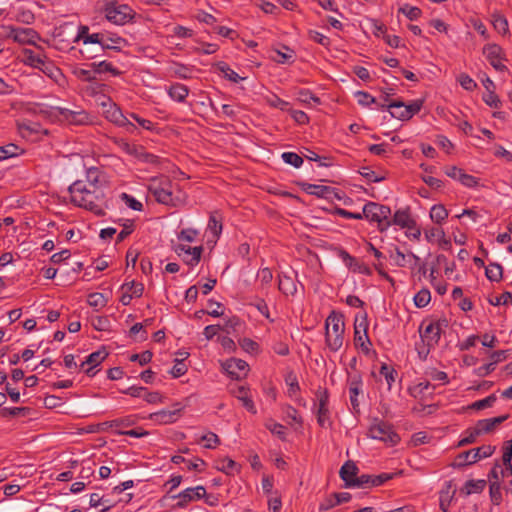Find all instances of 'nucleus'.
<instances>
[{"mask_svg": "<svg viewBox=\"0 0 512 512\" xmlns=\"http://www.w3.org/2000/svg\"><path fill=\"white\" fill-rule=\"evenodd\" d=\"M71 202L78 207L87 209L98 216L105 214L101 207L103 193L98 189H88L83 181L77 180L68 188Z\"/></svg>", "mask_w": 512, "mask_h": 512, "instance_id": "f257e3e1", "label": "nucleus"}, {"mask_svg": "<svg viewBox=\"0 0 512 512\" xmlns=\"http://www.w3.org/2000/svg\"><path fill=\"white\" fill-rule=\"evenodd\" d=\"M149 192L155 197L156 201L177 207L184 204L185 194L168 177L152 178L148 186Z\"/></svg>", "mask_w": 512, "mask_h": 512, "instance_id": "f03ea898", "label": "nucleus"}, {"mask_svg": "<svg viewBox=\"0 0 512 512\" xmlns=\"http://www.w3.org/2000/svg\"><path fill=\"white\" fill-rule=\"evenodd\" d=\"M326 344L331 351H338L344 340V322L341 315L332 312L326 319Z\"/></svg>", "mask_w": 512, "mask_h": 512, "instance_id": "7ed1b4c3", "label": "nucleus"}, {"mask_svg": "<svg viewBox=\"0 0 512 512\" xmlns=\"http://www.w3.org/2000/svg\"><path fill=\"white\" fill-rule=\"evenodd\" d=\"M363 215L369 221L377 222L381 232L387 230L392 225L390 219L391 209L388 206L368 202L363 207Z\"/></svg>", "mask_w": 512, "mask_h": 512, "instance_id": "20e7f679", "label": "nucleus"}, {"mask_svg": "<svg viewBox=\"0 0 512 512\" xmlns=\"http://www.w3.org/2000/svg\"><path fill=\"white\" fill-rule=\"evenodd\" d=\"M422 105L423 100H414L409 104H405L401 100H393L388 104H380L379 107L381 109H390L392 117L405 121L417 114L421 110Z\"/></svg>", "mask_w": 512, "mask_h": 512, "instance_id": "39448f33", "label": "nucleus"}, {"mask_svg": "<svg viewBox=\"0 0 512 512\" xmlns=\"http://www.w3.org/2000/svg\"><path fill=\"white\" fill-rule=\"evenodd\" d=\"M106 19L117 25L126 24L136 18V13L125 4L107 3L105 6Z\"/></svg>", "mask_w": 512, "mask_h": 512, "instance_id": "423d86ee", "label": "nucleus"}, {"mask_svg": "<svg viewBox=\"0 0 512 512\" xmlns=\"http://www.w3.org/2000/svg\"><path fill=\"white\" fill-rule=\"evenodd\" d=\"M369 436L373 439L381 440L391 446L400 441L399 435L393 430V427L382 420L374 419L369 428Z\"/></svg>", "mask_w": 512, "mask_h": 512, "instance_id": "0eeeda50", "label": "nucleus"}, {"mask_svg": "<svg viewBox=\"0 0 512 512\" xmlns=\"http://www.w3.org/2000/svg\"><path fill=\"white\" fill-rule=\"evenodd\" d=\"M110 34H77L75 41L83 39L84 43H99L105 49L121 50L127 45L125 39L116 35L109 37Z\"/></svg>", "mask_w": 512, "mask_h": 512, "instance_id": "6e6552de", "label": "nucleus"}, {"mask_svg": "<svg viewBox=\"0 0 512 512\" xmlns=\"http://www.w3.org/2000/svg\"><path fill=\"white\" fill-rule=\"evenodd\" d=\"M496 450L495 446L492 445H482L478 448L470 449L468 451H464L457 456L458 466H465L474 464L477 461L490 457Z\"/></svg>", "mask_w": 512, "mask_h": 512, "instance_id": "1a4fd4ad", "label": "nucleus"}, {"mask_svg": "<svg viewBox=\"0 0 512 512\" xmlns=\"http://www.w3.org/2000/svg\"><path fill=\"white\" fill-rule=\"evenodd\" d=\"M102 106L104 108L103 114L107 120L120 127H127L129 132H132L133 129H135V125L123 115L122 111L115 103L108 100V102H102Z\"/></svg>", "mask_w": 512, "mask_h": 512, "instance_id": "9d476101", "label": "nucleus"}, {"mask_svg": "<svg viewBox=\"0 0 512 512\" xmlns=\"http://www.w3.org/2000/svg\"><path fill=\"white\" fill-rule=\"evenodd\" d=\"M483 54L488 62L497 71H506L507 67L502 63L506 60L503 49L497 44H487L483 47Z\"/></svg>", "mask_w": 512, "mask_h": 512, "instance_id": "9b49d317", "label": "nucleus"}, {"mask_svg": "<svg viewBox=\"0 0 512 512\" xmlns=\"http://www.w3.org/2000/svg\"><path fill=\"white\" fill-rule=\"evenodd\" d=\"M316 397L318 399L317 422L321 427H324L329 422V393L327 389L320 387L316 391Z\"/></svg>", "mask_w": 512, "mask_h": 512, "instance_id": "f8f14e48", "label": "nucleus"}, {"mask_svg": "<svg viewBox=\"0 0 512 512\" xmlns=\"http://www.w3.org/2000/svg\"><path fill=\"white\" fill-rule=\"evenodd\" d=\"M206 496V490L203 486H197L195 488H187L178 495L172 496V498H178L179 501L176 504L178 508H184L187 504L194 500H199Z\"/></svg>", "mask_w": 512, "mask_h": 512, "instance_id": "ddd939ff", "label": "nucleus"}, {"mask_svg": "<svg viewBox=\"0 0 512 512\" xmlns=\"http://www.w3.org/2000/svg\"><path fill=\"white\" fill-rule=\"evenodd\" d=\"M224 370L236 380L246 376L248 371V364L246 361L236 358H231L223 363Z\"/></svg>", "mask_w": 512, "mask_h": 512, "instance_id": "4468645a", "label": "nucleus"}, {"mask_svg": "<svg viewBox=\"0 0 512 512\" xmlns=\"http://www.w3.org/2000/svg\"><path fill=\"white\" fill-rule=\"evenodd\" d=\"M441 334L439 325H434L431 322L425 327L423 332L420 331L422 341L427 346L424 357H426L431 348H434L438 344Z\"/></svg>", "mask_w": 512, "mask_h": 512, "instance_id": "2eb2a0df", "label": "nucleus"}, {"mask_svg": "<svg viewBox=\"0 0 512 512\" xmlns=\"http://www.w3.org/2000/svg\"><path fill=\"white\" fill-rule=\"evenodd\" d=\"M230 393L237 398L249 412L256 414L257 410L250 394V389L245 386L235 385L230 388Z\"/></svg>", "mask_w": 512, "mask_h": 512, "instance_id": "dca6fc26", "label": "nucleus"}, {"mask_svg": "<svg viewBox=\"0 0 512 512\" xmlns=\"http://www.w3.org/2000/svg\"><path fill=\"white\" fill-rule=\"evenodd\" d=\"M58 113L69 124L84 125L89 123V116L84 110L72 111L67 108H58Z\"/></svg>", "mask_w": 512, "mask_h": 512, "instance_id": "f3484780", "label": "nucleus"}, {"mask_svg": "<svg viewBox=\"0 0 512 512\" xmlns=\"http://www.w3.org/2000/svg\"><path fill=\"white\" fill-rule=\"evenodd\" d=\"M183 407L180 403L174 405L173 410H162L151 414V419L162 424L173 423L180 416Z\"/></svg>", "mask_w": 512, "mask_h": 512, "instance_id": "a211bd4d", "label": "nucleus"}, {"mask_svg": "<svg viewBox=\"0 0 512 512\" xmlns=\"http://www.w3.org/2000/svg\"><path fill=\"white\" fill-rule=\"evenodd\" d=\"M358 467L351 461H346L339 471L340 478L345 482L346 487H352L353 482L358 476Z\"/></svg>", "mask_w": 512, "mask_h": 512, "instance_id": "6ab92c4d", "label": "nucleus"}, {"mask_svg": "<svg viewBox=\"0 0 512 512\" xmlns=\"http://www.w3.org/2000/svg\"><path fill=\"white\" fill-rule=\"evenodd\" d=\"M507 418L508 415H501L494 418L479 420L476 423V427L478 428L481 435L488 434L494 431L496 427L502 424Z\"/></svg>", "mask_w": 512, "mask_h": 512, "instance_id": "aec40b11", "label": "nucleus"}, {"mask_svg": "<svg viewBox=\"0 0 512 512\" xmlns=\"http://www.w3.org/2000/svg\"><path fill=\"white\" fill-rule=\"evenodd\" d=\"M368 323L366 313L361 317V320L358 322V318L356 317L355 326H354V342L355 345L358 346L360 341L366 340L368 344H371L368 335H367Z\"/></svg>", "mask_w": 512, "mask_h": 512, "instance_id": "412c9836", "label": "nucleus"}, {"mask_svg": "<svg viewBox=\"0 0 512 512\" xmlns=\"http://www.w3.org/2000/svg\"><path fill=\"white\" fill-rule=\"evenodd\" d=\"M391 222L401 228H415V220L410 216L409 209L397 210Z\"/></svg>", "mask_w": 512, "mask_h": 512, "instance_id": "4be33fe9", "label": "nucleus"}, {"mask_svg": "<svg viewBox=\"0 0 512 512\" xmlns=\"http://www.w3.org/2000/svg\"><path fill=\"white\" fill-rule=\"evenodd\" d=\"M361 386L362 380L360 376H354L349 380L350 402L355 411H358L359 408L358 395L361 391Z\"/></svg>", "mask_w": 512, "mask_h": 512, "instance_id": "5701e85b", "label": "nucleus"}, {"mask_svg": "<svg viewBox=\"0 0 512 512\" xmlns=\"http://www.w3.org/2000/svg\"><path fill=\"white\" fill-rule=\"evenodd\" d=\"M284 51H281L279 49H273L271 55V59L279 64H285V63H292L295 58V53L292 49L284 46Z\"/></svg>", "mask_w": 512, "mask_h": 512, "instance_id": "b1692460", "label": "nucleus"}, {"mask_svg": "<svg viewBox=\"0 0 512 512\" xmlns=\"http://www.w3.org/2000/svg\"><path fill=\"white\" fill-rule=\"evenodd\" d=\"M439 237V245L444 249H451V241L445 238V232L443 229L431 228L425 230V238L427 241H432L433 238Z\"/></svg>", "mask_w": 512, "mask_h": 512, "instance_id": "393cba45", "label": "nucleus"}, {"mask_svg": "<svg viewBox=\"0 0 512 512\" xmlns=\"http://www.w3.org/2000/svg\"><path fill=\"white\" fill-rule=\"evenodd\" d=\"M135 158L140 162L158 166L161 163V158L155 154L149 153L143 146H139Z\"/></svg>", "mask_w": 512, "mask_h": 512, "instance_id": "a878e982", "label": "nucleus"}, {"mask_svg": "<svg viewBox=\"0 0 512 512\" xmlns=\"http://www.w3.org/2000/svg\"><path fill=\"white\" fill-rule=\"evenodd\" d=\"M189 90L188 88L180 83H176L170 86L168 90L169 96L177 101V102H183L186 97L188 96Z\"/></svg>", "mask_w": 512, "mask_h": 512, "instance_id": "bb28decb", "label": "nucleus"}, {"mask_svg": "<svg viewBox=\"0 0 512 512\" xmlns=\"http://www.w3.org/2000/svg\"><path fill=\"white\" fill-rule=\"evenodd\" d=\"M485 275L492 282H500L503 278V267L496 262L485 267Z\"/></svg>", "mask_w": 512, "mask_h": 512, "instance_id": "cd10ccee", "label": "nucleus"}, {"mask_svg": "<svg viewBox=\"0 0 512 512\" xmlns=\"http://www.w3.org/2000/svg\"><path fill=\"white\" fill-rule=\"evenodd\" d=\"M216 468L227 475H233L235 472L240 471V465L230 458H224L218 461Z\"/></svg>", "mask_w": 512, "mask_h": 512, "instance_id": "c85d7f7f", "label": "nucleus"}, {"mask_svg": "<svg viewBox=\"0 0 512 512\" xmlns=\"http://www.w3.org/2000/svg\"><path fill=\"white\" fill-rule=\"evenodd\" d=\"M303 190L311 195H316L318 197H325L331 192V188L323 185H315L309 183L301 184Z\"/></svg>", "mask_w": 512, "mask_h": 512, "instance_id": "c756f323", "label": "nucleus"}, {"mask_svg": "<svg viewBox=\"0 0 512 512\" xmlns=\"http://www.w3.org/2000/svg\"><path fill=\"white\" fill-rule=\"evenodd\" d=\"M38 69L55 81L62 75L60 69L46 58L43 60V65H40Z\"/></svg>", "mask_w": 512, "mask_h": 512, "instance_id": "7c9ffc66", "label": "nucleus"}, {"mask_svg": "<svg viewBox=\"0 0 512 512\" xmlns=\"http://www.w3.org/2000/svg\"><path fill=\"white\" fill-rule=\"evenodd\" d=\"M73 74L82 81L92 82L96 80V69L92 67V63L88 69L75 68Z\"/></svg>", "mask_w": 512, "mask_h": 512, "instance_id": "2f4dec72", "label": "nucleus"}, {"mask_svg": "<svg viewBox=\"0 0 512 512\" xmlns=\"http://www.w3.org/2000/svg\"><path fill=\"white\" fill-rule=\"evenodd\" d=\"M448 217L447 209L441 205H434L430 210V218L437 224H441Z\"/></svg>", "mask_w": 512, "mask_h": 512, "instance_id": "473e14b6", "label": "nucleus"}, {"mask_svg": "<svg viewBox=\"0 0 512 512\" xmlns=\"http://www.w3.org/2000/svg\"><path fill=\"white\" fill-rule=\"evenodd\" d=\"M45 58L41 57L39 54H35L32 50H24V62L34 68H39L40 65H43V60Z\"/></svg>", "mask_w": 512, "mask_h": 512, "instance_id": "72a5a7b5", "label": "nucleus"}, {"mask_svg": "<svg viewBox=\"0 0 512 512\" xmlns=\"http://www.w3.org/2000/svg\"><path fill=\"white\" fill-rule=\"evenodd\" d=\"M465 434L466 436L458 442V447H463L474 443L477 437L481 435L476 425L472 428L467 429L465 431Z\"/></svg>", "mask_w": 512, "mask_h": 512, "instance_id": "f704fd0d", "label": "nucleus"}, {"mask_svg": "<svg viewBox=\"0 0 512 512\" xmlns=\"http://www.w3.org/2000/svg\"><path fill=\"white\" fill-rule=\"evenodd\" d=\"M490 498L494 505H500L502 502V492L500 481H493L489 488Z\"/></svg>", "mask_w": 512, "mask_h": 512, "instance_id": "c9c22d12", "label": "nucleus"}, {"mask_svg": "<svg viewBox=\"0 0 512 512\" xmlns=\"http://www.w3.org/2000/svg\"><path fill=\"white\" fill-rule=\"evenodd\" d=\"M486 486L485 480H468L465 483L466 494L480 493Z\"/></svg>", "mask_w": 512, "mask_h": 512, "instance_id": "e433bc0d", "label": "nucleus"}, {"mask_svg": "<svg viewBox=\"0 0 512 512\" xmlns=\"http://www.w3.org/2000/svg\"><path fill=\"white\" fill-rule=\"evenodd\" d=\"M88 304L95 308V309H101L107 304V299L104 297L102 293H91L88 295Z\"/></svg>", "mask_w": 512, "mask_h": 512, "instance_id": "4c0bfd02", "label": "nucleus"}, {"mask_svg": "<svg viewBox=\"0 0 512 512\" xmlns=\"http://www.w3.org/2000/svg\"><path fill=\"white\" fill-rule=\"evenodd\" d=\"M19 150H20V148L13 143H10L5 146H1L0 147V161L17 156L19 154Z\"/></svg>", "mask_w": 512, "mask_h": 512, "instance_id": "58836bf2", "label": "nucleus"}, {"mask_svg": "<svg viewBox=\"0 0 512 512\" xmlns=\"http://www.w3.org/2000/svg\"><path fill=\"white\" fill-rule=\"evenodd\" d=\"M497 397L495 394H491L488 397L475 401L472 403L469 408L473 410H482L488 407H492L493 404L496 402Z\"/></svg>", "mask_w": 512, "mask_h": 512, "instance_id": "ea45409f", "label": "nucleus"}, {"mask_svg": "<svg viewBox=\"0 0 512 512\" xmlns=\"http://www.w3.org/2000/svg\"><path fill=\"white\" fill-rule=\"evenodd\" d=\"M491 23L497 32H508V21L503 15H492Z\"/></svg>", "mask_w": 512, "mask_h": 512, "instance_id": "a19ab883", "label": "nucleus"}, {"mask_svg": "<svg viewBox=\"0 0 512 512\" xmlns=\"http://www.w3.org/2000/svg\"><path fill=\"white\" fill-rule=\"evenodd\" d=\"M430 300L431 294L428 289H422L414 296V303L419 308H423L428 305Z\"/></svg>", "mask_w": 512, "mask_h": 512, "instance_id": "79ce46f5", "label": "nucleus"}, {"mask_svg": "<svg viewBox=\"0 0 512 512\" xmlns=\"http://www.w3.org/2000/svg\"><path fill=\"white\" fill-rule=\"evenodd\" d=\"M352 487L362 488V489L374 487L373 475L362 474L361 476H357V478L353 482Z\"/></svg>", "mask_w": 512, "mask_h": 512, "instance_id": "37998d69", "label": "nucleus"}, {"mask_svg": "<svg viewBox=\"0 0 512 512\" xmlns=\"http://www.w3.org/2000/svg\"><path fill=\"white\" fill-rule=\"evenodd\" d=\"M107 355H108L107 352L101 351V350L93 352L87 357L86 361L83 362L81 366H84L85 364L97 366L102 361H104V359L107 357Z\"/></svg>", "mask_w": 512, "mask_h": 512, "instance_id": "c03bdc74", "label": "nucleus"}, {"mask_svg": "<svg viewBox=\"0 0 512 512\" xmlns=\"http://www.w3.org/2000/svg\"><path fill=\"white\" fill-rule=\"evenodd\" d=\"M122 290H127L133 297H141L143 294L144 286L142 283L132 281L122 285Z\"/></svg>", "mask_w": 512, "mask_h": 512, "instance_id": "a18cd8bd", "label": "nucleus"}, {"mask_svg": "<svg viewBox=\"0 0 512 512\" xmlns=\"http://www.w3.org/2000/svg\"><path fill=\"white\" fill-rule=\"evenodd\" d=\"M282 159L285 163L299 168L303 164V158L294 152H284Z\"/></svg>", "mask_w": 512, "mask_h": 512, "instance_id": "49530a36", "label": "nucleus"}, {"mask_svg": "<svg viewBox=\"0 0 512 512\" xmlns=\"http://www.w3.org/2000/svg\"><path fill=\"white\" fill-rule=\"evenodd\" d=\"M218 67L224 73V76L234 83H238L240 80L243 79L224 62H220L218 64Z\"/></svg>", "mask_w": 512, "mask_h": 512, "instance_id": "de8ad7c7", "label": "nucleus"}, {"mask_svg": "<svg viewBox=\"0 0 512 512\" xmlns=\"http://www.w3.org/2000/svg\"><path fill=\"white\" fill-rule=\"evenodd\" d=\"M92 67L96 69V74H101L105 72H110L113 75H119L120 71L115 69L111 63H108L106 61H102L99 63H92Z\"/></svg>", "mask_w": 512, "mask_h": 512, "instance_id": "09e8293b", "label": "nucleus"}, {"mask_svg": "<svg viewBox=\"0 0 512 512\" xmlns=\"http://www.w3.org/2000/svg\"><path fill=\"white\" fill-rule=\"evenodd\" d=\"M116 145L125 153L135 157L140 145H135L127 142L124 139L115 140Z\"/></svg>", "mask_w": 512, "mask_h": 512, "instance_id": "8fccbe9b", "label": "nucleus"}, {"mask_svg": "<svg viewBox=\"0 0 512 512\" xmlns=\"http://www.w3.org/2000/svg\"><path fill=\"white\" fill-rule=\"evenodd\" d=\"M101 172L96 167H91L87 170V181L89 185L93 187V189H97V184L100 182Z\"/></svg>", "mask_w": 512, "mask_h": 512, "instance_id": "3c124183", "label": "nucleus"}, {"mask_svg": "<svg viewBox=\"0 0 512 512\" xmlns=\"http://www.w3.org/2000/svg\"><path fill=\"white\" fill-rule=\"evenodd\" d=\"M266 428L271 431V433L277 435L281 440H285L286 432L285 427L279 423L269 421L265 424Z\"/></svg>", "mask_w": 512, "mask_h": 512, "instance_id": "603ef678", "label": "nucleus"}, {"mask_svg": "<svg viewBox=\"0 0 512 512\" xmlns=\"http://www.w3.org/2000/svg\"><path fill=\"white\" fill-rule=\"evenodd\" d=\"M266 102L271 106V107H274V108H278L280 110H286L289 103L282 100L281 98H279L277 95L275 94H271L270 96H267L266 97Z\"/></svg>", "mask_w": 512, "mask_h": 512, "instance_id": "864d4df0", "label": "nucleus"}, {"mask_svg": "<svg viewBox=\"0 0 512 512\" xmlns=\"http://www.w3.org/2000/svg\"><path fill=\"white\" fill-rule=\"evenodd\" d=\"M208 229L212 232L215 238H218L222 232V224L217 220L215 214L210 215Z\"/></svg>", "mask_w": 512, "mask_h": 512, "instance_id": "5fc2aeb1", "label": "nucleus"}, {"mask_svg": "<svg viewBox=\"0 0 512 512\" xmlns=\"http://www.w3.org/2000/svg\"><path fill=\"white\" fill-rule=\"evenodd\" d=\"M489 303L493 306L510 305V304H512V293L509 291H505L499 297L490 299Z\"/></svg>", "mask_w": 512, "mask_h": 512, "instance_id": "6e6d98bb", "label": "nucleus"}, {"mask_svg": "<svg viewBox=\"0 0 512 512\" xmlns=\"http://www.w3.org/2000/svg\"><path fill=\"white\" fill-rule=\"evenodd\" d=\"M123 229L117 235V243L122 242L126 237H128L134 231V222L132 220H126L123 224Z\"/></svg>", "mask_w": 512, "mask_h": 512, "instance_id": "4d7b16f0", "label": "nucleus"}, {"mask_svg": "<svg viewBox=\"0 0 512 512\" xmlns=\"http://www.w3.org/2000/svg\"><path fill=\"white\" fill-rule=\"evenodd\" d=\"M298 100L306 104H310L311 102L320 104V99L309 90H301L298 94Z\"/></svg>", "mask_w": 512, "mask_h": 512, "instance_id": "13d9d810", "label": "nucleus"}, {"mask_svg": "<svg viewBox=\"0 0 512 512\" xmlns=\"http://www.w3.org/2000/svg\"><path fill=\"white\" fill-rule=\"evenodd\" d=\"M29 411V408L27 407H12V408H3L1 410V414L3 417L11 416L16 417L19 415H26V413Z\"/></svg>", "mask_w": 512, "mask_h": 512, "instance_id": "bf43d9fd", "label": "nucleus"}, {"mask_svg": "<svg viewBox=\"0 0 512 512\" xmlns=\"http://www.w3.org/2000/svg\"><path fill=\"white\" fill-rule=\"evenodd\" d=\"M483 101L490 107L499 108L501 101L494 91H487L483 95Z\"/></svg>", "mask_w": 512, "mask_h": 512, "instance_id": "052dcab7", "label": "nucleus"}, {"mask_svg": "<svg viewBox=\"0 0 512 512\" xmlns=\"http://www.w3.org/2000/svg\"><path fill=\"white\" fill-rule=\"evenodd\" d=\"M502 463L510 464L512 461V439L505 441L502 446Z\"/></svg>", "mask_w": 512, "mask_h": 512, "instance_id": "680f3d73", "label": "nucleus"}, {"mask_svg": "<svg viewBox=\"0 0 512 512\" xmlns=\"http://www.w3.org/2000/svg\"><path fill=\"white\" fill-rule=\"evenodd\" d=\"M152 352L146 350L144 352H142L141 354H133L130 356V361L134 362V361H138L140 365H145L147 363H149L152 359Z\"/></svg>", "mask_w": 512, "mask_h": 512, "instance_id": "e2e57ef3", "label": "nucleus"}, {"mask_svg": "<svg viewBox=\"0 0 512 512\" xmlns=\"http://www.w3.org/2000/svg\"><path fill=\"white\" fill-rule=\"evenodd\" d=\"M458 81H459L460 85L465 90H468V91H472L474 88L477 87L476 82L471 77H469L467 74H464V73L460 74V76L458 77Z\"/></svg>", "mask_w": 512, "mask_h": 512, "instance_id": "0e129e2a", "label": "nucleus"}, {"mask_svg": "<svg viewBox=\"0 0 512 512\" xmlns=\"http://www.w3.org/2000/svg\"><path fill=\"white\" fill-rule=\"evenodd\" d=\"M399 11L402 12L403 14H405L406 17L409 18L410 20L417 19L421 14V10L418 7L409 6V5H405L404 7H401L399 9Z\"/></svg>", "mask_w": 512, "mask_h": 512, "instance_id": "69168bd1", "label": "nucleus"}, {"mask_svg": "<svg viewBox=\"0 0 512 512\" xmlns=\"http://www.w3.org/2000/svg\"><path fill=\"white\" fill-rule=\"evenodd\" d=\"M452 498H453V495H450L448 490L447 491H444V490L441 491L439 506H440V509L443 512H448V509H449L450 503L452 501Z\"/></svg>", "mask_w": 512, "mask_h": 512, "instance_id": "338daca9", "label": "nucleus"}, {"mask_svg": "<svg viewBox=\"0 0 512 512\" xmlns=\"http://www.w3.org/2000/svg\"><path fill=\"white\" fill-rule=\"evenodd\" d=\"M201 440L206 442L204 444V447L208 448V449L215 448L216 445H218L220 443L219 437L215 433H212V432L208 433L207 435H204L201 438Z\"/></svg>", "mask_w": 512, "mask_h": 512, "instance_id": "774afa93", "label": "nucleus"}]
</instances>
